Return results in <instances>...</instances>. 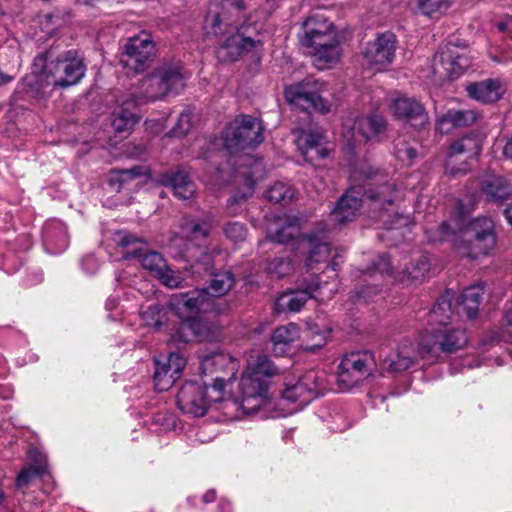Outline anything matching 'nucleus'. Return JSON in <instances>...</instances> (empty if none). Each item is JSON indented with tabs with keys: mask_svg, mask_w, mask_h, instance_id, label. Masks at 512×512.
I'll return each instance as SVG.
<instances>
[{
	"mask_svg": "<svg viewBox=\"0 0 512 512\" xmlns=\"http://www.w3.org/2000/svg\"><path fill=\"white\" fill-rule=\"evenodd\" d=\"M330 252L331 249L328 243H320L316 245L309 253L306 262L307 267L309 269H313L314 264L325 262L328 259Z\"/></svg>",
	"mask_w": 512,
	"mask_h": 512,
	"instance_id": "09e8293b",
	"label": "nucleus"
},
{
	"mask_svg": "<svg viewBox=\"0 0 512 512\" xmlns=\"http://www.w3.org/2000/svg\"><path fill=\"white\" fill-rule=\"evenodd\" d=\"M246 371L256 378L265 380L278 374V368L266 355H259L254 362H249Z\"/></svg>",
	"mask_w": 512,
	"mask_h": 512,
	"instance_id": "4c0bfd02",
	"label": "nucleus"
},
{
	"mask_svg": "<svg viewBox=\"0 0 512 512\" xmlns=\"http://www.w3.org/2000/svg\"><path fill=\"white\" fill-rule=\"evenodd\" d=\"M496 245L495 225L489 217L481 216L467 225L463 235L454 242V248L461 257L471 260L488 255Z\"/></svg>",
	"mask_w": 512,
	"mask_h": 512,
	"instance_id": "39448f33",
	"label": "nucleus"
},
{
	"mask_svg": "<svg viewBox=\"0 0 512 512\" xmlns=\"http://www.w3.org/2000/svg\"><path fill=\"white\" fill-rule=\"evenodd\" d=\"M154 71L169 94H178L184 88L187 74L181 62H165Z\"/></svg>",
	"mask_w": 512,
	"mask_h": 512,
	"instance_id": "393cba45",
	"label": "nucleus"
},
{
	"mask_svg": "<svg viewBox=\"0 0 512 512\" xmlns=\"http://www.w3.org/2000/svg\"><path fill=\"white\" fill-rule=\"evenodd\" d=\"M266 197L274 203L286 202L293 198V191L288 184L279 181L269 187Z\"/></svg>",
	"mask_w": 512,
	"mask_h": 512,
	"instance_id": "c03bdc74",
	"label": "nucleus"
},
{
	"mask_svg": "<svg viewBox=\"0 0 512 512\" xmlns=\"http://www.w3.org/2000/svg\"><path fill=\"white\" fill-rule=\"evenodd\" d=\"M224 233L233 242L244 241L247 230L244 224L240 222H229L224 227Z\"/></svg>",
	"mask_w": 512,
	"mask_h": 512,
	"instance_id": "8fccbe9b",
	"label": "nucleus"
},
{
	"mask_svg": "<svg viewBox=\"0 0 512 512\" xmlns=\"http://www.w3.org/2000/svg\"><path fill=\"white\" fill-rule=\"evenodd\" d=\"M454 0H418L417 6L422 14L433 18L446 12Z\"/></svg>",
	"mask_w": 512,
	"mask_h": 512,
	"instance_id": "a19ab883",
	"label": "nucleus"
},
{
	"mask_svg": "<svg viewBox=\"0 0 512 512\" xmlns=\"http://www.w3.org/2000/svg\"><path fill=\"white\" fill-rule=\"evenodd\" d=\"M372 271L379 272L382 275H391L392 266L389 256L385 253L379 255L377 260L373 263Z\"/></svg>",
	"mask_w": 512,
	"mask_h": 512,
	"instance_id": "13d9d810",
	"label": "nucleus"
},
{
	"mask_svg": "<svg viewBox=\"0 0 512 512\" xmlns=\"http://www.w3.org/2000/svg\"><path fill=\"white\" fill-rule=\"evenodd\" d=\"M169 95L167 87L163 85L154 71L145 77L140 84L139 91L132 95L135 105H144Z\"/></svg>",
	"mask_w": 512,
	"mask_h": 512,
	"instance_id": "a878e982",
	"label": "nucleus"
},
{
	"mask_svg": "<svg viewBox=\"0 0 512 512\" xmlns=\"http://www.w3.org/2000/svg\"><path fill=\"white\" fill-rule=\"evenodd\" d=\"M430 266L428 256L419 255L405 267L404 274L412 281L420 280L429 272Z\"/></svg>",
	"mask_w": 512,
	"mask_h": 512,
	"instance_id": "ea45409f",
	"label": "nucleus"
},
{
	"mask_svg": "<svg viewBox=\"0 0 512 512\" xmlns=\"http://www.w3.org/2000/svg\"><path fill=\"white\" fill-rule=\"evenodd\" d=\"M204 326L198 321H183L177 331L171 336L169 343L179 346L194 341H203L206 339L203 334Z\"/></svg>",
	"mask_w": 512,
	"mask_h": 512,
	"instance_id": "2f4dec72",
	"label": "nucleus"
},
{
	"mask_svg": "<svg viewBox=\"0 0 512 512\" xmlns=\"http://www.w3.org/2000/svg\"><path fill=\"white\" fill-rule=\"evenodd\" d=\"M300 235V228L296 218L286 217L271 223L267 227V239L277 244H287Z\"/></svg>",
	"mask_w": 512,
	"mask_h": 512,
	"instance_id": "bb28decb",
	"label": "nucleus"
},
{
	"mask_svg": "<svg viewBox=\"0 0 512 512\" xmlns=\"http://www.w3.org/2000/svg\"><path fill=\"white\" fill-rule=\"evenodd\" d=\"M191 235L194 239L206 238L209 235V230L200 224H194L191 227Z\"/></svg>",
	"mask_w": 512,
	"mask_h": 512,
	"instance_id": "bf43d9fd",
	"label": "nucleus"
},
{
	"mask_svg": "<svg viewBox=\"0 0 512 512\" xmlns=\"http://www.w3.org/2000/svg\"><path fill=\"white\" fill-rule=\"evenodd\" d=\"M324 141V135L318 130H304L300 133L297 139L298 149L302 150L309 148V146L322 145Z\"/></svg>",
	"mask_w": 512,
	"mask_h": 512,
	"instance_id": "49530a36",
	"label": "nucleus"
},
{
	"mask_svg": "<svg viewBox=\"0 0 512 512\" xmlns=\"http://www.w3.org/2000/svg\"><path fill=\"white\" fill-rule=\"evenodd\" d=\"M325 343H326V337H325V336L320 335V341H319V342H317L316 344H314L313 346L309 347V348H308V350H310V351H314L316 347H317V348H320V347L324 346V345H325Z\"/></svg>",
	"mask_w": 512,
	"mask_h": 512,
	"instance_id": "774afa93",
	"label": "nucleus"
},
{
	"mask_svg": "<svg viewBox=\"0 0 512 512\" xmlns=\"http://www.w3.org/2000/svg\"><path fill=\"white\" fill-rule=\"evenodd\" d=\"M457 47L458 45L449 41L440 52L435 54L432 69L440 80L457 79L469 67L470 60L466 55L458 53Z\"/></svg>",
	"mask_w": 512,
	"mask_h": 512,
	"instance_id": "f8f14e48",
	"label": "nucleus"
},
{
	"mask_svg": "<svg viewBox=\"0 0 512 512\" xmlns=\"http://www.w3.org/2000/svg\"><path fill=\"white\" fill-rule=\"evenodd\" d=\"M160 281L169 288H178L182 286V277L171 270L168 266L156 276Z\"/></svg>",
	"mask_w": 512,
	"mask_h": 512,
	"instance_id": "864d4df0",
	"label": "nucleus"
},
{
	"mask_svg": "<svg viewBox=\"0 0 512 512\" xmlns=\"http://www.w3.org/2000/svg\"><path fill=\"white\" fill-rule=\"evenodd\" d=\"M216 500V491L214 489H210L206 491L202 496V501L205 504L212 503Z\"/></svg>",
	"mask_w": 512,
	"mask_h": 512,
	"instance_id": "680f3d73",
	"label": "nucleus"
},
{
	"mask_svg": "<svg viewBox=\"0 0 512 512\" xmlns=\"http://www.w3.org/2000/svg\"><path fill=\"white\" fill-rule=\"evenodd\" d=\"M326 83L318 79L306 78L302 82L285 88L286 100L299 105L304 109H315L321 113H327L330 109L329 102L322 96L326 91Z\"/></svg>",
	"mask_w": 512,
	"mask_h": 512,
	"instance_id": "6e6552de",
	"label": "nucleus"
},
{
	"mask_svg": "<svg viewBox=\"0 0 512 512\" xmlns=\"http://www.w3.org/2000/svg\"><path fill=\"white\" fill-rule=\"evenodd\" d=\"M136 106L135 101L131 97L125 100L123 105L113 112L111 124L116 132H126L137 123L138 116L130 110V107Z\"/></svg>",
	"mask_w": 512,
	"mask_h": 512,
	"instance_id": "473e14b6",
	"label": "nucleus"
},
{
	"mask_svg": "<svg viewBox=\"0 0 512 512\" xmlns=\"http://www.w3.org/2000/svg\"><path fill=\"white\" fill-rule=\"evenodd\" d=\"M481 190L490 201L502 202L509 197L512 188L503 177L487 175L481 182Z\"/></svg>",
	"mask_w": 512,
	"mask_h": 512,
	"instance_id": "7c9ffc66",
	"label": "nucleus"
},
{
	"mask_svg": "<svg viewBox=\"0 0 512 512\" xmlns=\"http://www.w3.org/2000/svg\"><path fill=\"white\" fill-rule=\"evenodd\" d=\"M303 33L300 42L303 46H311L317 41H333L336 38L333 23L322 13L310 14L302 25Z\"/></svg>",
	"mask_w": 512,
	"mask_h": 512,
	"instance_id": "6ab92c4d",
	"label": "nucleus"
},
{
	"mask_svg": "<svg viewBox=\"0 0 512 512\" xmlns=\"http://www.w3.org/2000/svg\"><path fill=\"white\" fill-rule=\"evenodd\" d=\"M144 174L145 168L142 166H134L130 169L117 170L111 173L108 179V184L115 191H120L126 182Z\"/></svg>",
	"mask_w": 512,
	"mask_h": 512,
	"instance_id": "58836bf2",
	"label": "nucleus"
},
{
	"mask_svg": "<svg viewBox=\"0 0 512 512\" xmlns=\"http://www.w3.org/2000/svg\"><path fill=\"white\" fill-rule=\"evenodd\" d=\"M396 47V36L387 31L377 34L373 41H369L362 55L368 65L381 69L394 61Z\"/></svg>",
	"mask_w": 512,
	"mask_h": 512,
	"instance_id": "2eb2a0df",
	"label": "nucleus"
},
{
	"mask_svg": "<svg viewBox=\"0 0 512 512\" xmlns=\"http://www.w3.org/2000/svg\"><path fill=\"white\" fill-rule=\"evenodd\" d=\"M424 333L416 349L410 340H403L395 354L385 359L389 372H403L413 366L418 358L441 359L460 349L468 343L465 330L454 328L448 324Z\"/></svg>",
	"mask_w": 512,
	"mask_h": 512,
	"instance_id": "f03ea898",
	"label": "nucleus"
},
{
	"mask_svg": "<svg viewBox=\"0 0 512 512\" xmlns=\"http://www.w3.org/2000/svg\"><path fill=\"white\" fill-rule=\"evenodd\" d=\"M311 56L312 64L319 70H325L336 64L341 56L339 41H317L311 46H305Z\"/></svg>",
	"mask_w": 512,
	"mask_h": 512,
	"instance_id": "412c9836",
	"label": "nucleus"
},
{
	"mask_svg": "<svg viewBox=\"0 0 512 512\" xmlns=\"http://www.w3.org/2000/svg\"><path fill=\"white\" fill-rule=\"evenodd\" d=\"M484 293L483 285H471L461 295L460 305L463 307L469 319H475L478 315L479 305Z\"/></svg>",
	"mask_w": 512,
	"mask_h": 512,
	"instance_id": "f704fd0d",
	"label": "nucleus"
},
{
	"mask_svg": "<svg viewBox=\"0 0 512 512\" xmlns=\"http://www.w3.org/2000/svg\"><path fill=\"white\" fill-rule=\"evenodd\" d=\"M137 258L142 267L155 277L161 273L167 264L163 256L155 251H148L144 247L135 248L126 252V258Z\"/></svg>",
	"mask_w": 512,
	"mask_h": 512,
	"instance_id": "cd10ccee",
	"label": "nucleus"
},
{
	"mask_svg": "<svg viewBox=\"0 0 512 512\" xmlns=\"http://www.w3.org/2000/svg\"><path fill=\"white\" fill-rule=\"evenodd\" d=\"M318 279H312L304 289L286 291L282 293L274 304L277 313L299 312L305 303L313 297V293L319 289Z\"/></svg>",
	"mask_w": 512,
	"mask_h": 512,
	"instance_id": "aec40b11",
	"label": "nucleus"
},
{
	"mask_svg": "<svg viewBox=\"0 0 512 512\" xmlns=\"http://www.w3.org/2000/svg\"><path fill=\"white\" fill-rule=\"evenodd\" d=\"M213 379V385L211 387H208L209 390L211 389L210 399L212 402H218L222 400L223 398V391L225 387V379L219 375H216Z\"/></svg>",
	"mask_w": 512,
	"mask_h": 512,
	"instance_id": "4d7b16f0",
	"label": "nucleus"
},
{
	"mask_svg": "<svg viewBox=\"0 0 512 512\" xmlns=\"http://www.w3.org/2000/svg\"><path fill=\"white\" fill-rule=\"evenodd\" d=\"M476 119L477 114L473 110H449L439 118L437 129L449 132L454 127L470 126Z\"/></svg>",
	"mask_w": 512,
	"mask_h": 512,
	"instance_id": "c85d7f7f",
	"label": "nucleus"
},
{
	"mask_svg": "<svg viewBox=\"0 0 512 512\" xmlns=\"http://www.w3.org/2000/svg\"><path fill=\"white\" fill-rule=\"evenodd\" d=\"M268 385V380L256 378L245 371L239 384L240 408L244 413L257 412L269 402Z\"/></svg>",
	"mask_w": 512,
	"mask_h": 512,
	"instance_id": "4468645a",
	"label": "nucleus"
},
{
	"mask_svg": "<svg viewBox=\"0 0 512 512\" xmlns=\"http://www.w3.org/2000/svg\"><path fill=\"white\" fill-rule=\"evenodd\" d=\"M46 473V466L43 464L37 465H29L22 469L17 478H16V486L19 489L27 487L31 481L36 478L44 475Z\"/></svg>",
	"mask_w": 512,
	"mask_h": 512,
	"instance_id": "37998d69",
	"label": "nucleus"
},
{
	"mask_svg": "<svg viewBox=\"0 0 512 512\" xmlns=\"http://www.w3.org/2000/svg\"><path fill=\"white\" fill-rule=\"evenodd\" d=\"M227 361L228 358L222 354L206 357L201 363L202 372L204 374L216 372L217 368L224 366Z\"/></svg>",
	"mask_w": 512,
	"mask_h": 512,
	"instance_id": "603ef678",
	"label": "nucleus"
},
{
	"mask_svg": "<svg viewBox=\"0 0 512 512\" xmlns=\"http://www.w3.org/2000/svg\"><path fill=\"white\" fill-rule=\"evenodd\" d=\"M320 377L315 371H308L296 382H288L282 390V399L295 405L294 411L301 410L319 395Z\"/></svg>",
	"mask_w": 512,
	"mask_h": 512,
	"instance_id": "9d476101",
	"label": "nucleus"
},
{
	"mask_svg": "<svg viewBox=\"0 0 512 512\" xmlns=\"http://www.w3.org/2000/svg\"><path fill=\"white\" fill-rule=\"evenodd\" d=\"M387 122L382 115L371 114L366 117H362L355 122V133L363 136L366 140H371L386 130Z\"/></svg>",
	"mask_w": 512,
	"mask_h": 512,
	"instance_id": "c756f323",
	"label": "nucleus"
},
{
	"mask_svg": "<svg viewBox=\"0 0 512 512\" xmlns=\"http://www.w3.org/2000/svg\"><path fill=\"white\" fill-rule=\"evenodd\" d=\"M154 383L159 391H166L180 377L186 366L185 358L178 352H170L166 358H155Z\"/></svg>",
	"mask_w": 512,
	"mask_h": 512,
	"instance_id": "a211bd4d",
	"label": "nucleus"
},
{
	"mask_svg": "<svg viewBox=\"0 0 512 512\" xmlns=\"http://www.w3.org/2000/svg\"><path fill=\"white\" fill-rule=\"evenodd\" d=\"M164 314V309L160 305L153 304L142 312V318L148 325L159 329L163 324Z\"/></svg>",
	"mask_w": 512,
	"mask_h": 512,
	"instance_id": "de8ad7c7",
	"label": "nucleus"
},
{
	"mask_svg": "<svg viewBox=\"0 0 512 512\" xmlns=\"http://www.w3.org/2000/svg\"><path fill=\"white\" fill-rule=\"evenodd\" d=\"M264 29L260 22L245 21L236 27V32L228 36L217 48L218 59L223 62L237 61L241 56L252 53L257 60L264 51Z\"/></svg>",
	"mask_w": 512,
	"mask_h": 512,
	"instance_id": "20e7f679",
	"label": "nucleus"
},
{
	"mask_svg": "<svg viewBox=\"0 0 512 512\" xmlns=\"http://www.w3.org/2000/svg\"><path fill=\"white\" fill-rule=\"evenodd\" d=\"M452 297L453 293L447 290L438 298L436 304L430 311V322L439 325L448 324V320L452 315Z\"/></svg>",
	"mask_w": 512,
	"mask_h": 512,
	"instance_id": "e433bc0d",
	"label": "nucleus"
},
{
	"mask_svg": "<svg viewBox=\"0 0 512 512\" xmlns=\"http://www.w3.org/2000/svg\"><path fill=\"white\" fill-rule=\"evenodd\" d=\"M504 215L508 223L512 226V204H510L504 209Z\"/></svg>",
	"mask_w": 512,
	"mask_h": 512,
	"instance_id": "338daca9",
	"label": "nucleus"
},
{
	"mask_svg": "<svg viewBox=\"0 0 512 512\" xmlns=\"http://www.w3.org/2000/svg\"><path fill=\"white\" fill-rule=\"evenodd\" d=\"M267 270L270 274L282 278L292 273L293 264L288 257H275L269 262Z\"/></svg>",
	"mask_w": 512,
	"mask_h": 512,
	"instance_id": "a18cd8bd",
	"label": "nucleus"
},
{
	"mask_svg": "<svg viewBox=\"0 0 512 512\" xmlns=\"http://www.w3.org/2000/svg\"><path fill=\"white\" fill-rule=\"evenodd\" d=\"M503 153L506 158L512 160V136L508 139Z\"/></svg>",
	"mask_w": 512,
	"mask_h": 512,
	"instance_id": "0e129e2a",
	"label": "nucleus"
},
{
	"mask_svg": "<svg viewBox=\"0 0 512 512\" xmlns=\"http://www.w3.org/2000/svg\"><path fill=\"white\" fill-rule=\"evenodd\" d=\"M83 54L76 50L57 52L54 48L38 54L32 64V75L23 79L18 92H28L26 87L44 91L47 87L67 88L78 84L86 73Z\"/></svg>",
	"mask_w": 512,
	"mask_h": 512,
	"instance_id": "f257e3e1",
	"label": "nucleus"
},
{
	"mask_svg": "<svg viewBox=\"0 0 512 512\" xmlns=\"http://www.w3.org/2000/svg\"><path fill=\"white\" fill-rule=\"evenodd\" d=\"M394 149L396 157L401 161H412L417 156L416 148L402 140L396 141Z\"/></svg>",
	"mask_w": 512,
	"mask_h": 512,
	"instance_id": "3c124183",
	"label": "nucleus"
},
{
	"mask_svg": "<svg viewBox=\"0 0 512 512\" xmlns=\"http://www.w3.org/2000/svg\"><path fill=\"white\" fill-rule=\"evenodd\" d=\"M212 302L207 289L202 288L173 295L170 305L179 317L188 319L194 314L208 311Z\"/></svg>",
	"mask_w": 512,
	"mask_h": 512,
	"instance_id": "dca6fc26",
	"label": "nucleus"
},
{
	"mask_svg": "<svg viewBox=\"0 0 512 512\" xmlns=\"http://www.w3.org/2000/svg\"><path fill=\"white\" fill-rule=\"evenodd\" d=\"M192 268L196 273L204 271L209 276V286L206 289L211 298L225 295L234 284L235 279L230 271H214L212 256L209 253H204L202 258L198 259Z\"/></svg>",
	"mask_w": 512,
	"mask_h": 512,
	"instance_id": "f3484780",
	"label": "nucleus"
},
{
	"mask_svg": "<svg viewBox=\"0 0 512 512\" xmlns=\"http://www.w3.org/2000/svg\"><path fill=\"white\" fill-rule=\"evenodd\" d=\"M297 337L298 328L295 324L290 323L286 326L277 327L271 336L275 355H284Z\"/></svg>",
	"mask_w": 512,
	"mask_h": 512,
	"instance_id": "72a5a7b5",
	"label": "nucleus"
},
{
	"mask_svg": "<svg viewBox=\"0 0 512 512\" xmlns=\"http://www.w3.org/2000/svg\"><path fill=\"white\" fill-rule=\"evenodd\" d=\"M482 140L477 134L466 135L454 141L449 148V156L466 154L467 158L476 157L480 154Z\"/></svg>",
	"mask_w": 512,
	"mask_h": 512,
	"instance_id": "c9c22d12",
	"label": "nucleus"
},
{
	"mask_svg": "<svg viewBox=\"0 0 512 512\" xmlns=\"http://www.w3.org/2000/svg\"><path fill=\"white\" fill-rule=\"evenodd\" d=\"M136 242H138V239L134 235L125 234L120 240V245L123 247H129Z\"/></svg>",
	"mask_w": 512,
	"mask_h": 512,
	"instance_id": "052dcab7",
	"label": "nucleus"
},
{
	"mask_svg": "<svg viewBox=\"0 0 512 512\" xmlns=\"http://www.w3.org/2000/svg\"><path fill=\"white\" fill-rule=\"evenodd\" d=\"M511 22L501 21L496 24L499 32L506 33L510 31Z\"/></svg>",
	"mask_w": 512,
	"mask_h": 512,
	"instance_id": "69168bd1",
	"label": "nucleus"
},
{
	"mask_svg": "<svg viewBox=\"0 0 512 512\" xmlns=\"http://www.w3.org/2000/svg\"><path fill=\"white\" fill-rule=\"evenodd\" d=\"M391 110L393 115L400 120L417 121V125L427 122V115L423 104L413 97L399 96L392 100ZM416 126V124H414Z\"/></svg>",
	"mask_w": 512,
	"mask_h": 512,
	"instance_id": "5701e85b",
	"label": "nucleus"
},
{
	"mask_svg": "<svg viewBox=\"0 0 512 512\" xmlns=\"http://www.w3.org/2000/svg\"><path fill=\"white\" fill-rule=\"evenodd\" d=\"M375 367L374 356L369 351L346 354L338 366L337 383L339 388L342 390L352 389L371 375Z\"/></svg>",
	"mask_w": 512,
	"mask_h": 512,
	"instance_id": "0eeeda50",
	"label": "nucleus"
},
{
	"mask_svg": "<svg viewBox=\"0 0 512 512\" xmlns=\"http://www.w3.org/2000/svg\"><path fill=\"white\" fill-rule=\"evenodd\" d=\"M474 201L471 198L458 199L453 209V218L457 228L462 230L467 217L474 209Z\"/></svg>",
	"mask_w": 512,
	"mask_h": 512,
	"instance_id": "79ce46f5",
	"label": "nucleus"
},
{
	"mask_svg": "<svg viewBox=\"0 0 512 512\" xmlns=\"http://www.w3.org/2000/svg\"><path fill=\"white\" fill-rule=\"evenodd\" d=\"M300 152L304 156L305 160L310 163H313L318 159H323L328 155V150L323 148L322 145L309 146V148L302 149Z\"/></svg>",
	"mask_w": 512,
	"mask_h": 512,
	"instance_id": "6e6d98bb",
	"label": "nucleus"
},
{
	"mask_svg": "<svg viewBox=\"0 0 512 512\" xmlns=\"http://www.w3.org/2000/svg\"><path fill=\"white\" fill-rule=\"evenodd\" d=\"M465 90L471 99L484 104L497 102L505 93L502 81L493 78L469 83L466 85Z\"/></svg>",
	"mask_w": 512,
	"mask_h": 512,
	"instance_id": "b1692460",
	"label": "nucleus"
},
{
	"mask_svg": "<svg viewBox=\"0 0 512 512\" xmlns=\"http://www.w3.org/2000/svg\"><path fill=\"white\" fill-rule=\"evenodd\" d=\"M156 47L148 32L127 39L122 46L121 64L135 73L144 72L155 55Z\"/></svg>",
	"mask_w": 512,
	"mask_h": 512,
	"instance_id": "1a4fd4ad",
	"label": "nucleus"
},
{
	"mask_svg": "<svg viewBox=\"0 0 512 512\" xmlns=\"http://www.w3.org/2000/svg\"><path fill=\"white\" fill-rule=\"evenodd\" d=\"M191 119H192L191 112L188 110L183 111L180 114L178 121H177L176 125L173 127L171 133L174 136H178V137L185 136L191 128Z\"/></svg>",
	"mask_w": 512,
	"mask_h": 512,
	"instance_id": "5fc2aeb1",
	"label": "nucleus"
},
{
	"mask_svg": "<svg viewBox=\"0 0 512 512\" xmlns=\"http://www.w3.org/2000/svg\"><path fill=\"white\" fill-rule=\"evenodd\" d=\"M263 130L261 120L251 115H243L231 122L224 130V146L231 154L246 148H254L263 142Z\"/></svg>",
	"mask_w": 512,
	"mask_h": 512,
	"instance_id": "423d86ee",
	"label": "nucleus"
},
{
	"mask_svg": "<svg viewBox=\"0 0 512 512\" xmlns=\"http://www.w3.org/2000/svg\"><path fill=\"white\" fill-rule=\"evenodd\" d=\"M397 199V188L392 182H385L377 187L362 191L361 188L351 187L337 202L332 216L338 224L352 221L364 202H367L373 212L389 211Z\"/></svg>",
	"mask_w": 512,
	"mask_h": 512,
	"instance_id": "7ed1b4c3",
	"label": "nucleus"
},
{
	"mask_svg": "<svg viewBox=\"0 0 512 512\" xmlns=\"http://www.w3.org/2000/svg\"><path fill=\"white\" fill-rule=\"evenodd\" d=\"M245 9L246 5L243 0H223L220 7L217 3H211L205 19L207 32L214 35L229 32L228 27L234 24V18L238 17Z\"/></svg>",
	"mask_w": 512,
	"mask_h": 512,
	"instance_id": "9b49d317",
	"label": "nucleus"
},
{
	"mask_svg": "<svg viewBox=\"0 0 512 512\" xmlns=\"http://www.w3.org/2000/svg\"><path fill=\"white\" fill-rule=\"evenodd\" d=\"M159 183L170 187L174 195L182 200L191 199L196 191V186L189 175L182 169H171L159 175Z\"/></svg>",
	"mask_w": 512,
	"mask_h": 512,
	"instance_id": "4be33fe9",
	"label": "nucleus"
},
{
	"mask_svg": "<svg viewBox=\"0 0 512 512\" xmlns=\"http://www.w3.org/2000/svg\"><path fill=\"white\" fill-rule=\"evenodd\" d=\"M211 403L208 386L195 381L186 382L177 395L179 409L193 417L204 416Z\"/></svg>",
	"mask_w": 512,
	"mask_h": 512,
	"instance_id": "ddd939ff",
	"label": "nucleus"
},
{
	"mask_svg": "<svg viewBox=\"0 0 512 512\" xmlns=\"http://www.w3.org/2000/svg\"><path fill=\"white\" fill-rule=\"evenodd\" d=\"M377 172L378 171L373 169L372 167H367L366 169L361 170L360 174L364 179H371L374 175L377 174Z\"/></svg>",
	"mask_w": 512,
	"mask_h": 512,
	"instance_id": "e2e57ef3",
	"label": "nucleus"
}]
</instances>
